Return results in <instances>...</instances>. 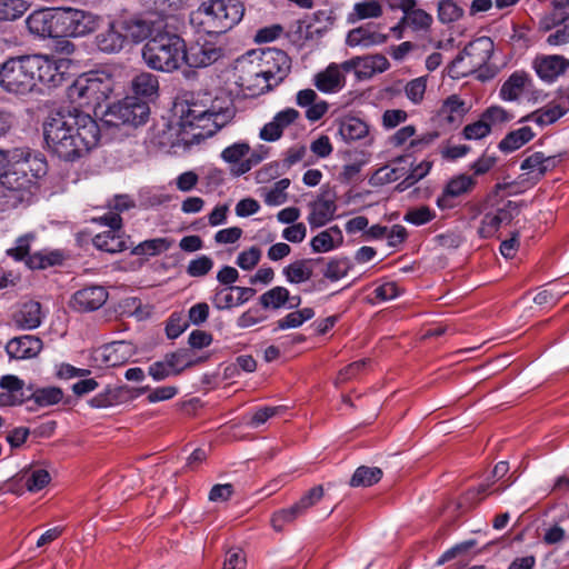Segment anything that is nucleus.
<instances>
[{"label":"nucleus","instance_id":"obj_1","mask_svg":"<svg viewBox=\"0 0 569 569\" xmlns=\"http://www.w3.org/2000/svg\"><path fill=\"white\" fill-rule=\"evenodd\" d=\"M43 134L48 148L66 161L86 156L101 138L98 122L89 112L77 108L51 114L43 124Z\"/></svg>","mask_w":569,"mask_h":569},{"label":"nucleus","instance_id":"obj_2","mask_svg":"<svg viewBox=\"0 0 569 569\" xmlns=\"http://www.w3.org/2000/svg\"><path fill=\"white\" fill-rule=\"evenodd\" d=\"M184 54V39L174 32L162 31L161 24L141 50L144 64L151 70L164 73L180 70L186 62Z\"/></svg>","mask_w":569,"mask_h":569},{"label":"nucleus","instance_id":"obj_3","mask_svg":"<svg viewBox=\"0 0 569 569\" xmlns=\"http://www.w3.org/2000/svg\"><path fill=\"white\" fill-rule=\"evenodd\" d=\"M244 14L239 0H204L190 14L191 23L207 33H224L238 24Z\"/></svg>","mask_w":569,"mask_h":569},{"label":"nucleus","instance_id":"obj_4","mask_svg":"<svg viewBox=\"0 0 569 569\" xmlns=\"http://www.w3.org/2000/svg\"><path fill=\"white\" fill-rule=\"evenodd\" d=\"M232 116L229 107L212 106L206 110L189 108L179 122V139L184 144L198 143L223 128Z\"/></svg>","mask_w":569,"mask_h":569},{"label":"nucleus","instance_id":"obj_5","mask_svg":"<svg viewBox=\"0 0 569 569\" xmlns=\"http://www.w3.org/2000/svg\"><path fill=\"white\" fill-rule=\"evenodd\" d=\"M47 171L48 164L42 153L29 149H12L9 150L8 172L1 183L12 191H29Z\"/></svg>","mask_w":569,"mask_h":569},{"label":"nucleus","instance_id":"obj_6","mask_svg":"<svg viewBox=\"0 0 569 569\" xmlns=\"http://www.w3.org/2000/svg\"><path fill=\"white\" fill-rule=\"evenodd\" d=\"M112 89L110 77L104 73H87L73 81L67 90V97L72 108L96 109L109 98Z\"/></svg>","mask_w":569,"mask_h":569},{"label":"nucleus","instance_id":"obj_7","mask_svg":"<svg viewBox=\"0 0 569 569\" xmlns=\"http://www.w3.org/2000/svg\"><path fill=\"white\" fill-rule=\"evenodd\" d=\"M493 52V42L488 37H480L471 41L450 63L448 73L452 79H461L473 73L485 80L481 73Z\"/></svg>","mask_w":569,"mask_h":569},{"label":"nucleus","instance_id":"obj_8","mask_svg":"<svg viewBox=\"0 0 569 569\" xmlns=\"http://www.w3.org/2000/svg\"><path fill=\"white\" fill-rule=\"evenodd\" d=\"M34 90L40 84L51 89L61 86L69 72L71 61L58 54H29L28 56Z\"/></svg>","mask_w":569,"mask_h":569},{"label":"nucleus","instance_id":"obj_9","mask_svg":"<svg viewBox=\"0 0 569 569\" xmlns=\"http://www.w3.org/2000/svg\"><path fill=\"white\" fill-rule=\"evenodd\" d=\"M0 88L14 96L34 91L28 56L12 57L0 64Z\"/></svg>","mask_w":569,"mask_h":569},{"label":"nucleus","instance_id":"obj_10","mask_svg":"<svg viewBox=\"0 0 569 569\" xmlns=\"http://www.w3.org/2000/svg\"><path fill=\"white\" fill-rule=\"evenodd\" d=\"M127 46L139 44L159 31L161 21L152 16L123 12L114 17Z\"/></svg>","mask_w":569,"mask_h":569},{"label":"nucleus","instance_id":"obj_11","mask_svg":"<svg viewBox=\"0 0 569 569\" xmlns=\"http://www.w3.org/2000/svg\"><path fill=\"white\" fill-rule=\"evenodd\" d=\"M59 37H84L96 31L100 16L71 7L59 8Z\"/></svg>","mask_w":569,"mask_h":569},{"label":"nucleus","instance_id":"obj_12","mask_svg":"<svg viewBox=\"0 0 569 569\" xmlns=\"http://www.w3.org/2000/svg\"><path fill=\"white\" fill-rule=\"evenodd\" d=\"M149 106L137 97H126L118 103L112 104L107 116L108 122L118 124H143L149 117Z\"/></svg>","mask_w":569,"mask_h":569},{"label":"nucleus","instance_id":"obj_13","mask_svg":"<svg viewBox=\"0 0 569 569\" xmlns=\"http://www.w3.org/2000/svg\"><path fill=\"white\" fill-rule=\"evenodd\" d=\"M101 224L109 227V230L97 233L93 239V246L109 253L121 252L126 249L124 236L121 231L122 219L117 213L104 214L98 219Z\"/></svg>","mask_w":569,"mask_h":569},{"label":"nucleus","instance_id":"obj_14","mask_svg":"<svg viewBox=\"0 0 569 569\" xmlns=\"http://www.w3.org/2000/svg\"><path fill=\"white\" fill-rule=\"evenodd\" d=\"M266 158V152L251 151L249 143L240 141L234 142L221 152V159L230 164H237L233 170L234 174L241 176L250 171Z\"/></svg>","mask_w":569,"mask_h":569},{"label":"nucleus","instance_id":"obj_15","mask_svg":"<svg viewBox=\"0 0 569 569\" xmlns=\"http://www.w3.org/2000/svg\"><path fill=\"white\" fill-rule=\"evenodd\" d=\"M196 362L186 350L167 353L161 360L154 361L148 368V373L156 381L164 380L171 376L180 375L184 369Z\"/></svg>","mask_w":569,"mask_h":569},{"label":"nucleus","instance_id":"obj_16","mask_svg":"<svg viewBox=\"0 0 569 569\" xmlns=\"http://www.w3.org/2000/svg\"><path fill=\"white\" fill-rule=\"evenodd\" d=\"M59 8L33 11L26 20L30 33L39 38H59Z\"/></svg>","mask_w":569,"mask_h":569},{"label":"nucleus","instance_id":"obj_17","mask_svg":"<svg viewBox=\"0 0 569 569\" xmlns=\"http://www.w3.org/2000/svg\"><path fill=\"white\" fill-rule=\"evenodd\" d=\"M184 66L189 68H204L214 63L222 57L221 47L209 41H197L190 46L184 42Z\"/></svg>","mask_w":569,"mask_h":569},{"label":"nucleus","instance_id":"obj_18","mask_svg":"<svg viewBox=\"0 0 569 569\" xmlns=\"http://www.w3.org/2000/svg\"><path fill=\"white\" fill-rule=\"evenodd\" d=\"M134 355V347L127 341H114L97 348L92 357L99 365L117 367L129 361Z\"/></svg>","mask_w":569,"mask_h":569},{"label":"nucleus","instance_id":"obj_19","mask_svg":"<svg viewBox=\"0 0 569 569\" xmlns=\"http://www.w3.org/2000/svg\"><path fill=\"white\" fill-rule=\"evenodd\" d=\"M240 86L252 94H261L274 87L267 77V71L261 67V62L250 61L247 63L243 61L240 63Z\"/></svg>","mask_w":569,"mask_h":569},{"label":"nucleus","instance_id":"obj_20","mask_svg":"<svg viewBox=\"0 0 569 569\" xmlns=\"http://www.w3.org/2000/svg\"><path fill=\"white\" fill-rule=\"evenodd\" d=\"M467 112L466 101L458 94H451L442 101L437 112V121L445 129H453L462 122Z\"/></svg>","mask_w":569,"mask_h":569},{"label":"nucleus","instance_id":"obj_21","mask_svg":"<svg viewBox=\"0 0 569 569\" xmlns=\"http://www.w3.org/2000/svg\"><path fill=\"white\" fill-rule=\"evenodd\" d=\"M388 36L372 24H362L351 29L346 37V44L350 48L368 49L386 43Z\"/></svg>","mask_w":569,"mask_h":569},{"label":"nucleus","instance_id":"obj_22","mask_svg":"<svg viewBox=\"0 0 569 569\" xmlns=\"http://www.w3.org/2000/svg\"><path fill=\"white\" fill-rule=\"evenodd\" d=\"M108 299L107 290L101 286H90L76 291L70 307L80 312L93 311L102 307Z\"/></svg>","mask_w":569,"mask_h":569},{"label":"nucleus","instance_id":"obj_23","mask_svg":"<svg viewBox=\"0 0 569 569\" xmlns=\"http://www.w3.org/2000/svg\"><path fill=\"white\" fill-rule=\"evenodd\" d=\"M261 67L267 71V77L271 83L278 86L290 72L291 60L288 54L281 50H269L261 58Z\"/></svg>","mask_w":569,"mask_h":569},{"label":"nucleus","instance_id":"obj_24","mask_svg":"<svg viewBox=\"0 0 569 569\" xmlns=\"http://www.w3.org/2000/svg\"><path fill=\"white\" fill-rule=\"evenodd\" d=\"M93 43L97 50L106 54H118L128 47L114 17L109 20L106 29L96 34Z\"/></svg>","mask_w":569,"mask_h":569},{"label":"nucleus","instance_id":"obj_25","mask_svg":"<svg viewBox=\"0 0 569 569\" xmlns=\"http://www.w3.org/2000/svg\"><path fill=\"white\" fill-rule=\"evenodd\" d=\"M41 350V339L31 335L12 338L6 346V352L9 358L17 360L34 358Z\"/></svg>","mask_w":569,"mask_h":569},{"label":"nucleus","instance_id":"obj_26","mask_svg":"<svg viewBox=\"0 0 569 569\" xmlns=\"http://www.w3.org/2000/svg\"><path fill=\"white\" fill-rule=\"evenodd\" d=\"M533 67L542 80L551 82L567 71L569 60L558 54L541 56L536 58Z\"/></svg>","mask_w":569,"mask_h":569},{"label":"nucleus","instance_id":"obj_27","mask_svg":"<svg viewBox=\"0 0 569 569\" xmlns=\"http://www.w3.org/2000/svg\"><path fill=\"white\" fill-rule=\"evenodd\" d=\"M530 76L525 71H515L502 83L499 90V97L503 101H517L531 88Z\"/></svg>","mask_w":569,"mask_h":569},{"label":"nucleus","instance_id":"obj_28","mask_svg":"<svg viewBox=\"0 0 569 569\" xmlns=\"http://www.w3.org/2000/svg\"><path fill=\"white\" fill-rule=\"evenodd\" d=\"M43 317L41 305L38 301L30 300L21 303L12 319L19 329L32 330L41 325Z\"/></svg>","mask_w":569,"mask_h":569},{"label":"nucleus","instance_id":"obj_29","mask_svg":"<svg viewBox=\"0 0 569 569\" xmlns=\"http://www.w3.org/2000/svg\"><path fill=\"white\" fill-rule=\"evenodd\" d=\"M313 83L323 93H335L345 87L346 77L337 63H330L315 76Z\"/></svg>","mask_w":569,"mask_h":569},{"label":"nucleus","instance_id":"obj_30","mask_svg":"<svg viewBox=\"0 0 569 569\" xmlns=\"http://www.w3.org/2000/svg\"><path fill=\"white\" fill-rule=\"evenodd\" d=\"M318 259H298L282 269V276L290 284L308 282L313 277Z\"/></svg>","mask_w":569,"mask_h":569},{"label":"nucleus","instance_id":"obj_31","mask_svg":"<svg viewBox=\"0 0 569 569\" xmlns=\"http://www.w3.org/2000/svg\"><path fill=\"white\" fill-rule=\"evenodd\" d=\"M561 161V154L545 156L542 152H535L527 157L521 169L532 174L535 179H540L548 171L555 169Z\"/></svg>","mask_w":569,"mask_h":569},{"label":"nucleus","instance_id":"obj_32","mask_svg":"<svg viewBox=\"0 0 569 569\" xmlns=\"http://www.w3.org/2000/svg\"><path fill=\"white\" fill-rule=\"evenodd\" d=\"M338 132L343 141L352 142L369 138L370 127L362 119L348 116L339 121Z\"/></svg>","mask_w":569,"mask_h":569},{"label":"nucleus","instance_id":"obj_33","mask_svg":"<svg viewBox=\"0 0 569 569\" xmlns=\"http://www.w3.org/2000/svg\"><path fill=\"white\" fill-rule=\"evenodd\" d=\"M382 14L383 7L379 0H361L348 12L347 22L355 24L361 20L379 19Z\"/></svg>","mask_w":569,"mask_h":569},{"label":"nucleus","instance_id":"obj_34","mask_svg":"<svg viewBox=\"0 0 569 569\" xmlns=\"http://www.w3.org/2000/svg\"><path fill=\"white\" fill-rule=\"evenodd\" d=\"M342 242V231L338 226H332L316 234L311 239L310 246L313 252L325 253L338 248Z\"/></svg>","mask_w":569,"mask_h":569},{"label":"nucleus","instance_id":"obj_35","mask_svg":"<svg viewBox=\"0 0 569 569\" xmlns=\"http://www.w3.org/2000/svg\"><path fill=\"white\" fill-rule=\"evenodd\" d=\"M310 212L308 214V222L312 228H320L327 224L335 216L336 204L332 200L319 198L309 204Z\"/></svg>","mask_w":569,"mask_h":569},{"label":"nucleus","instance_id":"obj_36","mask_svg":"<svg viewBox=\"0 0 569 569\" xmlns=\"http://www.w3.org/2000/svg\"><path fill=\"white\" fill-rule=\"evenodd\" d=\"M290 180L283 178L271 186L258 189V196L263 200L268 207H279L288 201V188Z\"/></svg>","mask_w":569,"mask_h":569},{"label":"nucleus","instance_id":"obj_37","mask_svg":"<svg viewBox=\"0 0 569 569\" xmlns=\"http://www.w3.org/2000/svg\"><path fill=\"white\" fill-rule=\"evenodd\" d=\"M131 90L136 97L151 99L158 94L159 81L153 73L142 71L131 80Z\"/></svg>","mask_w":569,"mask_h":569},{"label":"nucleus","instance_id":"obj_38","mask_svg":"<svg viewBox=\"0 0 569 569\" xmlns=\"http://www.w3.org/2000/svg\"><path fill=\"white\" fill-rule=\"evenodd\" d=\"M432 22V16L426 10L418 8L417 1H415V4L410 6V9L406 11L400 19V26H407L415 31H427L430 29Z\"/></svg>","mask_w":569,"mask_h":569},{"label":"nucleus","instance_id":"obj_39","mask_svg":"<svg viewBox=\"0 0 569 569\" xmlns=\"http://www.w3.org/2000/svg\"><path fill=\"white\" fill-rule=\"evenodd\" d=\"M358 79H369L377 73H382L389 69L388 59L380 53L359 57Z\"/></svg>","mask_w":569,"mask_h":569},{"label":"nucleus","instance_id":"obj_40","mask_svg":"<svg viewBox=\"0 0 569 569\" xmlns=\"http://www.w3.org/2000/svg\"><path fill=\"white\" fill-rule=\"evenodd\" d=\"M127 399V387H108L89 401L92 408H109L122 403Z\"/></svg>","mask_w":569,"mask_h":569},{"label":"nucleus","instance_id":"obj_41","mask_svg":"<svg viewBox=\"0 0 569 569\" xmlns=\"http://www.w3.org/2000/svg\"><path fill=\"white\" fill-rule=\"evenodd\" d=\"M536 133L530 127H521L509 132L500 142L499 149L503 152H512L528 143Z\"/></svg>","mask_w":569,"mask_h":569},{"label":"nucleus","instance_id":"obj_42","mask_svg":"<svg viewBox=\"0 0 569 569\" xmlns=\"http://www.w3.org/2000/svg\"><path fill=\"white\" fill-rule=\"evenodd\" d=\"M465 14L463 6L458 0H439L437 18L442 24L449 26L458 22Z\"/></svg>","mask_w":569,"mask_h":569},{"label":"nucleus","instance_id":"obj_43","mask_svg":"<svg viewBox=\"0 0 569 569\" xmlns=\"http://www.w3.org/2000/svg\"><path fill=\"white\" fill-rule=\"evenodd\" d=\"M172 240L168 238H153L144 240L131 250V254L141 257H154L168 251L172 246Z\"/></svg>","mask_w":569,"mask_h":569},{"label":"nucleus","instance_id":"obj_44","mask_svg":"<svg viewBox=\"0 0 569 569\" xmlns=\"http://www.w3.org/2000/svg\"><path fill=\"white\" fill-rule=\"evenodd\" d=\"M569 19V0H556L553 10L539 22L540 30L550 31L558 23Z\"/></svg>","mask_w":569,"mask_h":569},{"label":"nucleus","instance_id":"obj_45","mask_svg":"<svg viewBox=\"0 0 569 569\" xmlns=\"http://www.w3.org/2000/svg\"><path fill=\"white\" fill-rule=\"evenodd\" d=\"M62 260L63 254L59 250H41L30 254L27 263L31 269H46L60 264Z\"/></svg>","mask_w":569,"mask_h":569},{"label":"nucleus","instance_id":"obj_46","mask_svg":"<svg viewBox=\"0 0 569 569\" xmlns=\"http://www.w3.org/2000/svg\"><path fill=\"white\" fill-rule=\"evenodd\" d=\"M21 479L30 492H37L50 482L51 477L46 469L36 467L23 470Z\"/></svg>","mask_w":569,"mask_h":569},{"label":"nucleus","instance_id":"obj_47","mask_svg":"<svg viewBox=\"0 0 569 569\" xmlns=\"http://www.w3.org/2000/svg\"><path fill=\"white\" fill-rule=\"evenodd\" d=\"M289 300V290L282 286H276L259 297V302L264 309H280Z\"/></svg>","mask_w":569,"mask_h":569},{"label":"nucleus","instance_id":"obj_48","mask_svg":"<svg viewBox=\"0 0 569 569\" xmlns=\"http://www.w3.org/2000/svg\"><path fill=\"white\" fill-rule=\"evenodd\" d=\"M382 477V471L378 467L361 466L356 469L353 476L350 479L351 487H370Z\"/></svg>","mask_w":569,"mask_h":569},{"label":"nucleus","instance_id":"obj_49","mask_svg":"<svg viewBox=\"0 0 569 569\" xmlns=\"http://www.w3.org/2000/svg\"><path fill=\"white\" fill-rule=\"evenodd\" d=\"M30 398L40 407H48L59 403L63 398V391L53 386L37 388L31 392Z\"/></svg>","mask_w":569,"mask_h":569},{"label":"nucleus","instance_id":"obj_50","mask_svg":"<svg viewBox=\"0 0 569 569\" xmlns=\"http://www.w3.org/2000/svg\"><path fill=\"white\" fill-rule=\"evenodd\" d=\"M315 311L311 308H303L298 311L288 313L286 317L277 321L274 331L298 328L306 321L313 318Z\"/></svg>","mask_w":569,"mask_h":569},{"label":"nucleus","instance_id":"obj_51","mask_svg":"<svg viewBox=\"0 0 569 569\" xmlns=\"http://www.w3.org/2000/svg\"><path fill=\"white\" fill-rule=\"evenodd\" d=\"M562 116H563V113L560 110L559 106L557 103H552L549 107H546L541 110L532 112L531 114L525 117L521 121H525V120L532 121V122L537 123L538 126L542 127V126L553 123Z\"/></svg>","mask_w":569,"mask_h":569},{"label":"nucleus","instance_id":"obj_52","mask_svg":"<svg viewBox=\"0 0 569 569\" xmlns=\"http://www.w3.org/2000/svg\"><path fill=\"white\" fill-rule=\"evenodd\" d=\"M351 268L352 263L348 258H335L328 261L323 277L330 281H338L345 278Z\"/></svg>","mask_w":569,"mask_h":569},{"label":"nucleus","instance_id":"obj_53","mask_svg":"<svg viewBox=\"0 0 569 569\" xmlns=\"http://www.w3.org/2000/svg\"><path fill=\"white\" fill-rule=\"evenodd\" d=\"M28 9L26 0H0V20L12 21L20 18Z\"/></svg>","mask_w":569,"mask_h":569},{"label":"nucleus","instance_id":"obj_54","mask_svg":"<svg viewBox=\"0 0 569 569\" xmlns=\"http://www.w3.org/2000/svg\"><path fill=\"white\" fill-rule=\"evenodd\" d=\"M427 83H428V78L426 76H421V77L410 80L405 86V89H403L405 96L411 103H413L416 106L420 104L425 99Z\"/></svg>","mask_w":569,"mask_h":569},{"label":"nucleus","instance_id":"obj_55","mask_svg":"<svg viewBox=\"0 0 569 569\" xmlns=\"http://www.w3.org/2000/svg\"><path fill=\"white\" fill-rule=\"evenodd\" d=\"M405 176L401 168L385 166L375 171L370 178V183L375 187L395 182Z\"/></svg>","mask_w":569,"mask_h":569},{"label":"nucleus","instance_id":"obj_56","mask_svg":"<svg viewBox=\"0 0 569 569\" xmlns=\"http://www.w3.org/2000/svg\"><path fill=\"white\" fill-rule=\"evenodd\" d=\"M302 517L295 505L277 510L271 516V526L276 531H281L287 525Z\"/></svg>","mask_w":569,"mask_h":569},{"label":"nucleus","instance_id":"obj_57","mask_svg":"<svg viewBox=\"0 0 569 569\" xmlns=\"http://www.w3.org/2000/svg\"><path fill=\"white\" fill-rule=\"evenodd\" d=\"M476 181L472 177L467 174H459L448 181L445 189L455 198L468 193L475 187Z\"/></svg>","mask_w":569,"mask_h":569},{"label":"nucleus","instance_id":"obj_58","mask_svg":"<svg viewBox=\"0 0 569 569\" xmlns=\"http://www.w3.org/2000/svg\"><path fill=\"white\" fill-rule=\"evenodd\" d=\"M436 218V211L428 206H419L407 210L403 220L413 226H423Z\"/></svg>","mask_w":569,"mask_h":569},{"label":"nucleus","instance_id":"obj_59","mask_svg":"<svg viewBox=\"0 0 569 569\" xmlns=\"http://www.w3.org/2000/svg\"><path fill=\"white\" fill-rule=\"evenodd\" d=\"M214 308L219 310L231 309L238 307L234 296L233 286L217 288L211 299Z\"/></svg>","mask_w":569,"mask_h":569},{"label":"nucleus","instance_id":"obj_60","mask_svg":"<svg viewBox=\"0 0 569 569\" xmlns=\"http://www.w3.org/2000/svg\"><path fill=\"white\" fill-rule=\"evenodd\" d=\"M323 497L322 486H315L309 489L296 503V508L301 516H305L307 511L316 506Z\"/></svg>","mask_w":569,"mask_h":569},{"label":"nucleus","instance_id":"obj_61","mask_svg":"<svg viewBox=\"0 0 569 569\" xmlns=\"http://www.w3.org/2000/svg\"><path fill=\"white\" fill-rule=\"evenodd\" d=\"M432 163L423 160L418 163L410 173L397 186V189L403 191L408 187L415 184L419 180L423 179L430 171Z\"/></svg>","mask_w":569,"mask_h":569},{"label":"nucleus","instance_id":"obj_62","mask_svg":"<svg viewBox=\"0 0 569 569\" xmlns=\"http://www.w3.org/2000/svg\"><path fill=\"white\" fill-rule=\"evenodd\" d=\"M260 259L261 250L258 247L252 246L238 254L236 263L240 269L250 271L257 267Z\"/></svg>","mask_w":569,"mask_h":569},{"label":"nucleus","instance_id":"obj_63","mask_svg":"<svg viewBox=\"0 0 569 569\" xmlns=\"http://www.w3.org/2000/svg\"><path fill=\"white\" fill-rule=\"evenodd\" d=\"M492 212L502 227L509 224L520 213V206L515 201H507Z\"/></svg>","mask_w":569,"mask_h":569},{"label":"nucleus","instance_id":"obj_64","mask_svg":"<svg viewBox=\"0 0 569 569\" xmlns=\"http://www.w3.org/2000/svg\"><path fill=\"white\" fill-rule=\"evenodd\" d=\"M213 267V261L208 256H200L191 260L187 267V273L191 277H203Z\"/></svg>","mask_w":569,"mask_h":569}]
</instances>
